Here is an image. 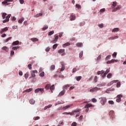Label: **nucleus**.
I'll use <instances>...</instances> for the list:
<instances>
[{"label":"nucleus","mask_w":126,"mask_h":126,"mask_svg":"<svg viewBox=\"0 0 126 126\" xmlns=\"http://www.w3.org/2000/svg\"><path fill=\"white\" fill-rule=\"evenodd\" d=\"M110 68H109L108 69H107L106 71H105V73L106 74H108V72H110Z\"/></svg>","instance_id":"nucleus-51"},{"label":"nucleus","mask_w":126,"mask_h":126,"mask_svg":"<svg viewBox=\"0 0 126 126\" xmlns=\"http://www.w3.org/2000/svg\"><path fill=\"white\" fill-rule=\"evenodd\" d=\"M52 107V105L50 104L48 106H46L44 107V110H47V109H49V108H51Z\"/></svg>","instance_id":"nucleus-34"},{"label":"nucleus","mask_w":126,"mask_h":126,"mask_svg":"<svg viewBox=\"0 0 126 126\" xmlns=\"http://www.w3.org/2000/svg\"><path fill=\"white\" fill-rule=\"evenodd\" d=\"M12 50H14V51H16V50H18L19 49V46H14L12 47Z\"/></svg>","instance_id":"nucleus-31"},{"label":"nucleus","mask_w":126,"mask_h":126,"mask_svg":"<svg viewBox=\"0 0 126 126\" xmlns=\"http://www.w3.org/2000/svg\"><path fill=\"white\" fill-rule=\"evenodd\" d=\"M118 38H119V36L116 35L115 36L111 37L108 38V40L109 41L111 40H115V39H118Z\"/></svg>","instance_id":"nucleus-14"},{"label":"nucleus","mask_w":126,"mask_h":126,"mask_svg":"<svg viewBox=\"0 0 126 126\" xmlns=\"http://www.w3.org/2000/svg\"><path fill=\"white\" fill-rule=\"evenodd\" d=\"M98 79V77L97 76H95L94 78V82H97Z\"/></svg>","instance_id":"nucleus-53"},{"label":"nucleus","mask_w":126,"mask_h":126,"mask_svg":"<svg viewBox=\"0 0 126 126\" xmlns=\"http://www.w3.org/2000/svg\"><path fill=\"white\" fill-rule=\"evenodd\" d=\"M120 31V29L118 28H115L113 29L112 32H119Z\"/></svg>","instance_id":"nucleus-18"},{"label":"nucleus","mask_w":126,"mask_h":126,"mask_svg":"<svg viewBox=\"0 0 126 126\" xmlns=\"http://www.w3.org/2000/svg\"><path fill=\"white\" fill-rule=\"evenodd\" d=\"M8 30V28H7V27H5L1 29V31H0V33H1V34H2L3 32H5V31H7Z\"/></svg>","instance_id":"nucleus-15"},{"label":"nucleus","mask_w":126,"mask_h":126,"mask_svg":"<svg viewBox=\"0 0 126 126\" xmlns=\"http://www.w3.org/2000/svg\"><path fill=\"white\" fill-rule=\"evenodd\" d=\"M28 68H29L30 69H32V64H29L28 65Z\"/></svg>","instance_id":"nucleus-56"},{"label":"nucleus","mask_w":126,"mask_h":126,"mask_svg":"<svg viewBox=\"0 0 126 126\" xmlns=\"http://www.w3.org/2000/svg\"><path fill=\"white\" fill-rule=\"evenodd\" d=\"M50 47H47L45 49L46 52H50Z\"/></svg>","instance_id":"nucleus-63"},{"label":"nucleus","mask_w":126,"mask_h":126,"mask_svg":"<svg viewBox=\"0 0 126 126\" xmlns=\"http://www.w3.org/2000/svg\"><path fill=\"white\" fill-rule=\"evenodd\" d=\"M30 103L32 105H34L35 104V100L33 99L30 100Z\"/></svg>","instance_id":"nucleus-25"},{"label":"nucleus","mask_w":126,"mask_h":126,"mask_svg":"<svg viewBox=\"0 0 126 126\" xmlns=\"http://www.w3.org/2000/svg\"><path fill=\"white\" fill-rule=\"evenodd\" d=\"M101 89L100 88H98L97 87H95L93 89H91L90 90V92H91L92 93H93V92H97V91H99Z\"/></svg>","instance_id":"nucleus-3"},{"label":"nucleus","mask_w":126,"mask_h":126,"mask_svg":"<svg viewBox=\"0 0 126 126\" xmlns=\"http://www.w3.org/2000/svg\"><path fill=\"white\" fill-rule=\"evenodd\" d=\"M33 120H34V121H37L38 120H40V117L37 116V117H34Z\"/></svg>","instance_id":"nucleus-46"},{"label":"nucleus","mask_w":126,"mask_h":126,"mask_svg":"<svg viewBox=\"0 0 126 126\" xmlns=\"http://www.w3.org/2000/svg\"><path fill=\"white\" fill-rule=\"evenodd\" d=\"M35 73H38V71L35 70L31 71L32 77H35L36 76V75H35Z\"/></svg>","instance_id":"nucleus-9"},{"label":"nucleus","mask_w":126,"mask_h":126,"mask_svg":"<svg viewBox=\"0 0 126 126\" xmlns=\"http://www.w3.org/2000/svg\"><path fill=\"white\" fill-rule=\"evenodd\" d=\"M32 90H33V89L32 88H30L29 89H27L26 91H25V92H31V91H32Z\"/></svg>","instance_id":"nucleus-40"},{"label":"nucleus","mask_w":126,"mask_h":126,"mask_svg":"<svg viewBox=\"0 0 126 126\" xmlns=\"http://www.w3.org/2000/svg\"><path fill=\"white\" fill-rule=\"evenodd\" d=\"M122 8V7H121V5H118L114 10H113L114 12L117 11V10H119V9H121Z\"/></svg>","instance_id":"nucleus-19"},{"label":"nucleus","mask_w":126,"mask_h":126,"mask_svg":"<svg viewBox=\"0 0 126 126\" xmlns=\"http://www.w3.org/2000/svg\"><path fill=\"white\" fill-rule=\"evenodd\" d=\"M98 27H99L100 28H103V27H104V24H99L98 25Z\"/></svg>","instance_id":"nucleus-58"},{"label":"nucleus","mask_w":126,"mask_h":126,"mask_svg":"<svg viewBox=\"0 0 126 126\" xmlns=\"http://www.w3.org/2000/svg\"><path fill=\"white\" fill-rule=\"evenodd\" d=\"M117 99H116V102H118V103H119L120 101H122V98L123 97V95L122 94H119L117 96Z\"/></svg>","instance_id":"nucleus-6"},{"label":"nucleus","mask_w":126,"mask_h":126,"mask_svg":"<svg viewBox=\"0 0 126 126\" xmlns=\"http://www.w3.org/2000/svg\"><path fill=\"white\" fill-rule=\"evenodd\" d=\"M44 74H45V72H42L40 74H39V76H40V77H44Z\"/></svg>","instance_id":"nucleus-41"},{"label":"nucleus","mask_w":126,"mask_h":126,"mask_svg":"<svg viewBox=\"0 0 126 126\" xmlns=\"http://www.w3.org/2000/svg\"><path fill=\"white\" fill-rule=\"evenodd\" d=\"M109 116L113 119V118H115V111L111 110L109 112Z\"/></svg>","instance_id":"nucleus-8"},{"label":"nucleus","mask_w":126,"mask_h":126,"mask_svg":"<svg viewBox=\"0 0 126 126\" xmlns=\"http://www.w3.org/2000/svg\"><path fill=\"white\" fill-rule=\"evenodd\" d=\"M31 40L32 42H38V41H39V39H38L36 37L32 38H31Z\"/></svg>","instance_id":"nucleus-16"},{"label":"nucleus","mask_w":126,"mask_h":126,"mask_svg":"<svg viewBox=\"0 0 126 126\" xmlns=\"http://www.w3.org/2000/svg\"><path fill=\"white\" fill-rule=\"evenodd\" d=\"M77 126V123H76V122H73L71 125V126Z\"/></svg>","instance_id":"nucleus-59"},{"label":"nucleus","mask_w":126,"mask_h":126,"mask_svg":"<svg viewBox=\"0 0 126 126\" xmlns=\"http://www.w3.org/2000/svg\"><path fill=\"white\" fill-rule=\"evenodd\" d=\"M100 99V103L102 106H104L106 102H107V98L106 97H101L99 98Z\"/></svg>","instance_id":"nucleus-2"},{"label":"nucleus","mask_w":126,"mask_h":126,"mask_svg":"<svg viewBox=\"0 0 126 126\" xmlns=\"http://www.w3.org/2000/svg\"><path fill=\"white\" fill-rule=\"evenodd\" d=\"M76 45L77 46V47H82L83 44L82 43H77Z\"/></svg>","instance_id":"nucleus-33"},{"label":"nucleus","mask_w":126,"mask_h":126,"mask_svg":"<svg viewBox=\"0 0 126 126\" xmlns=\"http://www.w3.org/2000/svg\"><path fill=\"white\" fill-rule=\"evenodd\" d=\"M111 59V55L107 56L105 58V61H108V60H110Z\"/></svg>","instance_id":"nucleus-47"},{"label":"nucleus","mask_w":126,"mask_h":126,"mask_svg":"<svg viewBox=\"0 0 126 126\" xmlns=\"http://www.w3.org/2000/svg\"><path fill=\"white\" fill-rule=\"evenodd\" d=\"M58 39H59V36L57 35L55 36V39L51 41V43L55 44V43H57L58 42Z\"/></svg>","instance_id":"nucleus-13"},{"label":"nucleus","mask_w":126,"mask_h":126,"mask_svg":"<svg viewBox=\"0 0 126 126\" xmlns=\"http://www.w3.org/2000/svg\"><path fill=\"white\" fill-rule=\"evenodd\" d=\"M2 50H4V51H5V52H8L9 48H8V47H7L6 46H4L2 48Z\"/></svg>","instance_id":"nucleus-24"},{"label":"nucleus","mask_w":126,"mask_h":126,"mask_svg":"<svg viewBox=\"0 0 126 126\" xmlns=\"http://www.w3.org/2000/svg\"><path fill=\"white\" fill-rule=\"evenodd\" d=\"M79 112H80V110L77 109L76 110L72 111V112L71 113H73V115H74V113H79Z\"/></svg>","instance_id":"nucleus-29"},{"label":"nucleus","mask_w":126,"mask_h":126,"mask_svg":"<svg viewBox=\"0 0 126 126\" xmlns=\"http://www.w3.org/2000/svg\"><path fill=\"white\" fill-rule=\"evenodd\" d=\"M55 68H56V66H55V64L52 65L50 67V70H54Z\"/></svg>","instance_id":"nucleus-26"},{"label":"nucleus","mask_w":126,"mask_h":126,"mask_svg":"<svg viewBox=\"0 0 126 126\" xmlns=\"http://www.w3.org/2000/svg\"><path fill=\"white\" fill-rule=\"evenodd\" d=\"M47 29H48V26H47L44 27L42 28L43 31H45V30H47Z\"/></svg>","instance_id":"nucleus-54"},{"label":"nucleus","mask_w":126,"mask_h":126,"mask_svg":"<svg viewBox=\"0 0 126 126\" xmlns=\"http://www.w3.org/2000/svg\"><path fill=\"white\" fill-rule=\"evenodd\" d=\"M91 107L92 108H94V107H95V105H93L91 103H88L84 106L85 109H86V113H88V112H89V108H91Z\"/></svg>","instance_id":"nucleus-1"},{"label":"nucleus","mask_w":126,"mask_h":126,"mask_svg":"<svg viewBox=\"0 0 126 126\" xmlns=\"http://www.w3.org/2000/svg\"><path fill=\"white\" fill-rule=\"evenodd\" d=\"M118 80H114V81H112L111 82H110V83H109L108 84V86H111V85L114 84V82H117Z\"/></svg>","instance_id":"nucleus-21"},{"label":"nucleus","mask_w":126,"mask_h":126,"mask_svg":"<svg viewBox=\"0 0 126 126\" xmlns=\"http://www.w3.org/2000/svg\"><path fill=\"white\" fill-rule=\"evenodd\" d=\"M108 103H109V104H110V105H114V101H113V100H109V101H108Z\"/></svg>","instance_id":"nucleus-48"},{"label":"nucleus","mask_w":126,"mask_h":126,"mask_svg":"<svg viewBox=\"0 0 126 126\" xmlns=\"http://www.w3.org/2000/svg\"><path fill=\"white\" fill-rule=\"evenodd\" d=\"M38 92H40L42 94L44 92V88H37L34 91L35 93H38Z\"/></svg>","instance_id":"nucleus-4"},{"label":"nucleus","mask_w":126,"mask_h":126,"mask_svg":"<svg viewBox=\"0 0 126 126\" xmlns=\"http://www.w3.org/2000/svg\"><path fill=\"white\" fill-rule=\"evenodd\" d=\"M7 14L6 13H3L2 15V17L3 19H4L5 18V17L6 16Z\"/></svg>","instance_id":"nucleus-35"},{"label":"nucleus","mask_w":126,"mask_h":126,"mask_svg":"<svg viewBox=\"0 0 126 126\" xmlns=\"http://www.w3.org/2000/svg\"><path fill=\"white\" fill-rule=\"evenodd\" d=\"M116 5H117V2L116 1L113 2V6L115 7Z\"/></svg>","instance_id":"nucleus-62"},{"label":"nucleus","mask_w":126,"mask_h":126,"mask_svg":"<svg viewBox=\"0 0 126 126\" xmlns=\"http://www.w3.org/2000/svg\"><path fill=\"white\" fill-rule=\"evenodd\" d=\"M113 58H116L117 57V52H114L112 54Z\"/></svg>","instance_id":"nucleus-50"},{"label":"nucleus","mask_w":126,"mask_h":126,"mask_svg":"<svg viewBox=\"0 0 126 126\" xmlns=\"http://www.w3.org/2000/svg\"><path fill=\"white\" fill-rule=\"evenodd\" d=\"M54 89H55V85H53L51 86H50V90H51V91L54 90Z\"/></svg>","instance_id":"nucleus-39"},{"label":"nucleus","mask_w":126,"mask_h":126,"mask_svg":"<svg viewBox=\"0 0 126 126\" xmlns=\"http://www.w3.org/2000/svg\"><path fill=\"white\" fill-rule=\"evenodd\" d=\"M71 105H67L66 106H64L63 107V110H66L67 109H68V108H70Z\"/></svg>","instance_id":"nucleus-27"},{"label":"nucleus","mask_w":126,"mask_h":126,"mask_svg":"<svg viewBox=\"0 0 126 126\" xmlns=\"http://www.w3.org/2000/svg\"><path fill=\"white\" fill-rule=\"evenodd\" d=\"M68 46H70V43L69 42H66L63 45V48H65V47H67Z\"/></svg>","instance_id":"nucleus-17"},{"label":"nucleus","mask_w":126,"mask_h":126,"mask_svg":"<svg viewBox=\"0 0 126 126\" xmlns=\"http://www.w3.org/2000/svg\"><path fill=\"white\" fill-rule=\"evenodd\" d=\"M76 7L78 8V9H80V8H81V6L79 4H76Z\"/></svg>","instance_id":"nucleus-43"},{"label":"nucleus","mask_w":126,"mask_h":126,"mask_svg":"<svg viewBox=\"0 0 126 126\" xmlns=\"http://www.w3.org/2000/svg\"><path fill=\"white\" fill-rule=\"evenodd\" d=\"M42 13H39V14H37L36 15H35V17H39V16H42Z\"/></svg>","instance_id":"nucleus-38"},{"label":"nucleus","mask_w":126,"mask_h":126,"mask_svg":"<svg viewBox=\"0 0 126 126\" xmlns=\"http://www.w3.org/2000/svg\"><path fill=\"white\" fill-rule=\"evenodd\" d=\"M92 100L93 103H96V102H97L96 98H93Z\"/></svg>","instance_id":"nucleus-60"},{"label":"nucleus","mask_w":126,"mask_h":126,"mask_svg":"<svg viewBox=\"0 0 126 126\" xmlns=\"http://www.w3.org/2000/svg\"><path fill=\"white\" fill-rule=\"evenodd\" d=\"M115 62H117V60L112 59L111 61H108L107 62V64H110V63H114Z\"/></svg>","instance_id":"nucleus-12"},{"label":"nucleus","mask_w":126,"mask_h":126,"mask_svg":"<svg viewBox=\"0 0 126 126\" xmlns=\"http://www.w3.org/2000/svg\"><path fill=\"white\" fill-rule=\"evenodd\" d=\"M14 55V51L13 50H11L10 52V56L12 57Z\"/></svg>","instance_id":"nucleus-57"},{"label":"nucleus","mask_w":126,"mask_h":126,"mask_svg":"<svg viewBox=\"0 0 126 126\" xmlns=\"http://www.w3.org/2000/svg\"><path fill=\"white\" fill-rule=\"evenodd\" d=\"M75 18H76V17L75 16V15H74V14H72L70 16V21H73V20H75Z\"/></svg>","instance_id":"nucleus-7"},{"label":"nucleus","mask_w":126,"mask_h":126,"mask_svg":"<svg viewBox=\"0 0 126 126\" xmlns=\"http://www.w3.org/2000/svg\"><path fill=\"white\" fill-rule=\"evenodd\" d=\"M25 78H26V79H27V78H28V77L29 76V72H27L25 75Z\"/></svg>","instance_id":"nucleus-30"},{"label":"nucleus","mask_w":126,"mask_h":126,"mask_svg":"<svg viewBox=\"0 0 126 126\" xmlns=\"http://www.w3.org/2000/svg\"><path fill=\"white\" fill-rule=\"evenodd\" d=\"M63 115H70V116H73V113L71 112H64Z\"/></svg>","instance_id":"nucleus-20"},{"label":"nucleus","mask_w":126,"mask_h":126,"mask_svg":"<svg viewBox=\"0 0 126 126\" xmlns=\"http://www.w3.org/2000/svg\"><path fill=\"white\" fill-rule=\"evenodd\" d=\"M105 10H106V9L105 8H102V9H100V12H104Z\"/></svg>","instance_id":"nucleus-64"},{"label":"nucleus","mask_w":126,"mask_h":126,"mask_svg":"<svg viewBox=\"0 0 126 126\" xmlns=\"http://www.w3.org/2000/svg\"><path fill=\"white\" fill-rule=\"evenodd\" d=\"M112 75H113L112 74V73H109L107 74V78L110 79L112 77Z\"/></svg>","instance_id":"nucleus-37"},{"label":"nucleus","mask_w":126,"mask_h":126,"mask_svg":"<svg viewBox=\"0 0 126 126\" xmlns=\"http://www.w3.org/2000/svg\"><path fill=\"white\" fill-rule=\"evenodd\" d=\"M70 86L69 84L65 85L63 86V89H65L66 90H67V88Z\"/></svg>","instance_id":"nucleus-32"},{"label":"nucleus","mask_w":126,"mask_h":126,"mask_svg":"<svg viewBox=\"0 0 126 126\" xmlns=\"http://www.w3.org/2000/svg\"><path fill=\"white\" fill-rule=\"evenodd\" d=\"M18 44H19V41L18 40H17L16 41H14L13 43H12V45L13 46H16V45H18Z\"/></svg>","instance_id":"nucleus-23"},{"label":"nucleus","mask_w":126,"mask_h":126,"mask_svg":"<svg viewBox=\"0 0 126 126\" xmlns=\"http://www.w3.org/2000/svg\"><path fill=\"white\" fill-rule=\"evenodd\" d=\"M55 33V32L54 31H50V32H48V36H52L53 34Z\"/></svg>","instance_id":"nucleus-28"},{"label":"nucleus","mask_w":126,"mask_h":126,"mask_svg":"<svg viewBox=\"0 0 126 126\" xmlns=\"http://www.w3.org/2000/svg\"><path fill=\"white\" fill-rule=\"evenodd\" d=\"M83 56V51H81L79 54V58H82Z\"/></svg>","instance_id":"nucleus-44"},{"label":"nucleus","mask_w":126,"mask_h":126,"mask_svg":"<svg viewBox=\"0 0 126 126\" xmlns=\"http://www.w3.org/2000/svg\"><path fill=\"white\" fill-rule=\"evenodd\" d=\"M57 47H58V44H55L53 46V49H57Z\"/></svg>","instance_id":"nucleus-52"},{"label":"nucleus","mask_w":126,"mask_h":126,"mask_svg":"<svg viewBox=\"0 0 126 126\" xmlns=\"http://www.w3.org/2000/svg\"><path fill=\"white\" fill-rule=\"evenodd\" d=\"M117 87H118V88L119 87H121V82H118L117 83Z\"/></svg>","instance_id":"nucleus-49"},{"label":"nucleus","mask_w":126,"mask_h":126,"mask_svg":"<svg viewBox=\"0 0 126 126\" xmlns=\"http://www.w3.org/2000/svg\"><path fill=\"white\" fill-rule=\"evenodd\" d=\"M64 49H60L58 50V53L59 54H62L61 56H65V53H64Z\"/></svg>","instance_id":"nucleus-5"},{"label":"nucleus","mask_w":126,"mask_h":126,"mask_svg":"<svg viewBox=\"0 0 126 126\" xmlns=\"http://www.w3.org/2000/svg\"><path fill=\"white\" fill-rule=\"evenodd\" d=\"M12 1H13V0H4L2 2V4H6L7 2H12Z\"/></svg>","instance_id":"nucleus-10"},{"label":"nucleus","mask_w":126,"mask_h":126,"mask_svg":"<svg viewBox=\"0 0 126 126\" xmlns=\"http://www.w3.org/2000/svg\"><path fill=\"white\" fill-rule=\"evenodd\" d=\"M24 21V19H20L18 21V23H22Z\"/></svg>","instance_id":"nucleus-55"},{"label":"nucleus","mask_w":126,"mask_h":126,"mask_svg":"<svg viewBox=\"0 0 126 126\" xmlns=\"http://www.w3.org/2000/svg\"><path fill=\"white\" fill-rule=\"evenodd\" d=\"M101 58H102V55H99L96 58V61H100V60H101Z\"/></svg>","instance_id":"nucleus-42"},{"label":"nucleus","mask_w":126,"mask_h":126,"mask_svg":"<svg viewBox=\"0 0 126 126\" xmlns=\"http://www.w3.org/2000/svg\"><path fill=\"white\" fill-rule=\"evenodd\" d=\"M63 32H60L59 33V37L60 38H62L63 36Z\"/></svg>","instance_id":"nucleus-61"},{"label":"nucleus","mask_w":126,"mask_h":126,"mask_svg":"<svg viewBox=\"0 0 126 126\" xmlns=\"http://www.w3.org/2000/svg\"><path fill=\"white\" fill-rule=\"evenodd\" d=\"M51 87V84H47L45 87V89L46 90H48V89H50Z\"/></svg>","instance_id":"nucleus-22"},{"label":"nucleus","mask_w":126,"mask_h":126,"mask_svg":"<svg viewBox=\"0 0 126 126\" xmlns=\"http://www.w3.org/2000/svg\"><path fill=\"white\" fill-rule=\"evenodd\" d=\"M10 16H11V14H8L6 17V19L8 20V21H9V18H10Z\"/></svg>","instance_id":"nucleus-36"},{"label":"nucleus","mask_w":126,"mask_h":126,"mask_svg":"<svg viewBox=\"0 0 126 126\" xmlns=\"http://www.w3.org/2000/svg\"><path fill=\"white\" fill-rule=\"evenodd\" d=\"M64 93H65V90H63L62 91H61L59 95H58V97H61V96H63V95H64Z\"/></svg>","instance_id":"nucleus-11"},{"label":"nucleus","mask_w":126,"mask_h":126,"mask_svg":"<svg viewBox=\"0 0 126 126\" xmlns=\"http://www.w3.org/2000/svg\"><path fill=\"white\" fill-rule=\"evenodd\" d=\"M81 78H82V77H81V76H80L77 77V78H76L77 81H80V79H81Z\"/></svg>","instance_id":"nucleus-45"}]
</instances>
